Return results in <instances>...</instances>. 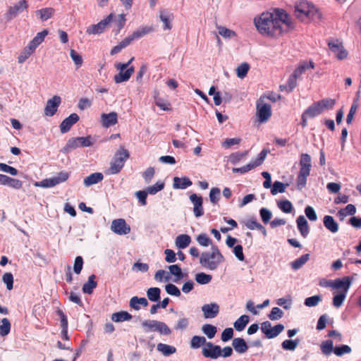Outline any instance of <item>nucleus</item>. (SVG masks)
Wrapping results in <instances>:
<instances>
[{
	"label": "nucleus",
	"instance_id": "f257e3e1",
	"mask_svg": "<svg viewBox=\"0 0 361 361\" xmlns=\"http://www.w3.org/2000/svg\"><path fill=\"white\" fill-rule=\"evenodd\" d=\"M257 31L266 37L278 38L295 27L291 17L281 8L263 12L254 18Z\"/></svg>",
	"mask_w": 361,
	"mask_h": 361
},
{
	"label": "nucleus",
	"instance_id": "f03ea898",
	"mask_svg": "<svg viewBox=\"0 0 361 361\" xmlns=\"http://www.w3.org/2000/svg\"><path fill=\"white\" fill-rule=\"evenodd\" d=\"M224 261V257L216 245L211 247V252H204L200 257V264L209 270H215L219 264Z\"/></svg>",
	"mask_w": 361,
	"mask_h": 361
},
{
	"label": "nucleus",
	"instance_id": "7ed1b4c3",
	"mask_svg": "<svg viewBox=\"0 0 361 361\" xmlns=\"http://www.w3.org/2000/svg\"><path fill=\"white\" fill-rule=\"evenodd\" d=\"M129 152L121 146L119 149L115 153L113 160L111 162L110 167L106 171L107 174H116L119 173L124 166L126 161L129 158Z\"/></svg>",
	"mask_w": 361,
	"mask_h": 361
},
{
	"label": "nucleus",
	"instance_id": "20e7f679",
	"mask_svg": "<svg viewBox=\"0 0 361 361\" xmlns=\"http://www.w3.org/2000/svg\"><path fill=\"white\" fill-rule=\"evenodd\" d=\"M134 60L132 57L127 63H117L115 64V68L119 71V73L114 75V81L116 83H121L128 81L135 71L133 66H130V64Z\"/></svg>",
	"mask_w": 361,
	"mask_h": 361
},
{
	"label": "nucleus",
	"instance_id": "39448f33",
	"mask_svg": "<svg viewBox=\"0 0 361 361\" xmlns=\"http://www.w3.org/2000/svg\"><path fill=\"white\" fill-rule=\"evenodd\" d=\"M92 145V137L90 135L87 137H78L69 139L66 145L61 149L63 153H68L71 150L75 149L79 147H90Z\"/></svg>",
	"mask_w": 361,
	"mask_h": 361
},
{
	"label": "nucleus",
	"instance_id": "423d86ee",
	"mask_svg": "<svg viewBox=\"0 0 361 361\" xmlns=\"http://www.w3.org/2000/svg\"><path fill=\"white\" fill-rule=\"evenodd\" d=\"M264 99V97H261L257 102V116L260 123L267 122L271 116V105Z\"/></svg>",
	"mask_w": 361,
	"mask_h": 361
},
{
	"label": "nucleus",
	"instance_id": "0eeeda50",
	"mask_svg": "<svg viewBox=\"0 0 361 361\" xmlns=\"http://www.w3.org/2000/svg\"><path fill=\"white\" fill-rule=\"evenodd\" d=\"M269 152V151L268 149H262L256 159H255L253 161H252L250 163L245 166H243L240 168H233V172L245 173L256 168L257 166L262 165L266 157Z\"/></svg>",
	"mask_w": 361,
	"mask_h": 361
},
{
	"label": "nucleus",
	"instance_id": "6e6552de",
	"mask_svg": "<svg viewBox=\"0 0 361 361\" xmlns=\"http://www.w3.org/2000/svg\"><path fill=\"white\" fill-rule=\"evenodd\" d=\"M69 176L70 173L66 171H61L57 174L56 176L44 179L39 183H36V185H39L42 188H51L59 183L66 181Z\"/></svg>",
	"mask_w": 361,
	"mask_h": 361
},
{
	"label": "nucleus",
	"instance_id": "1a4fd4ad",
	"mask_svg": "<svg viewBox=\"0 0 361 361\" xmlns=\"http://www.w3.org/2000/svg\"><path fill=\"white\" fill-rule=\"evenodd\" d=\"M327 283L328 286L334 289L338 290V292L347 294L352 283V279L349 276H344L342 279H336L333 281H330Z\"/></svg>",
	"mask_w": 361,
	"mask_h": 361
},
{
	"label": "nucleus",
	"instance_id": "9d476101",
	"mask_svg": "<svg viewBox=\"0 0 361 361\" xmlns=\"http://www.w3.org/2000/svg\"><path fill=\"white\" fill-rule=\"evenodd\" d=\"M114 14L110 13L105 19L101 20L97 24L92 25L87 28L86 32L88 35H97L102 33L112 21Z\"/></svg>",
	"mask_w": 361,
	"mask_h": 361
},
{
	"label": "nucleus",
	"instance_id": "9b49d317",
	"mask_svg": "<svg viewBox=\"0 0 361 361\" xmlns=\"http://www.w3.org/2000/svg\"><path fill=\"white\" fill-rule=\"evenodd\" d=\"M111 231L118 235H126L130 232V227L123 219H114L111 225Z\"/></svg>",
	"mask_w": 361,
	"mask_h": 361
},
{
	"label": "nucleus",
	"instance_id": "f8f14e48",
	"mask_svg": "<svg viewBox=\"0 0 361 361\" xmlns=\"http://www.w3.org/2000/svg\"><path fill=\"white\" fill-rule=\"evenodd\" d=\"M329 49L336 55L338 60H343L347 58L348 51L344 49L342 42L338 39L328 43Z\"/></svg>",
	"mask_w": 361,
	"mask_h": 361
},
{
	"label": "nucleus",
	"instance_id": "ddd939ff",
	"mask_svg": "<svg viewBox=\"0 0 361 361\" xmlns=\"http://www.w3.org/2000/svg\"><path fill=\"white\" fill-rule=\"evenodd\" d=\"M28 7L26 0H20L13 6H10L6 13V19L11 20L16 18L23 10H26Z\"/></svg>",
	"mask_w": 361,
	"mask_h": 361
},
{
	"label": "nucleus",
	"instance_id": "4468645a",
	"mask_svg": "<svg viewBox=\"0 0 361 361\" xmlns=\"http://www.w3.org/2000/svg\"><path fill=\"white\" fill-rule=\"evenodd\" d=\"M202 353L205 357L216 359L221 356V348L219 345L208 342L206 343V346L202 348Z\"/></svg>",
	"mask_w": 361,
	"mask_h": 361
},
{
	"label": "nucleus",
	"instance_id": "2eb2a0df",
	"mask_svg": "<svg viewBox=\"0 0 361 361\" xmlns=\"http://www.w3.org/2000/svg\"><path fill=\"white\" fill-rule=\"evenodd\" d=\"M61 99L59 96L55 95L47 102L44 108V114L47 116H53L57 111Z\"/></svg>",
	"mask_w": 361,
	"mask_h": 361
},
{
	"label": "nucleus",
	"instance_id": "dca6fc26",
	"mask_svg": "<svg viewBox=\"0 0 361 361\" xmlns=\"http://www.w3.org/2000/svg\"><path fill=\"white\" fill-rule=\"evenodd\" d=\"M202 311L205 319H213L218 315L219 306L216 303L206 304L202 307Z\"/></svg>",
	"mask_w": 361,
	"mask_h": 361
},
{
	"label": "nucleus",
	"instance_id": "f3484780",
	"mask_svg": "<svg viewBox=\"0 0 361 361\" xmlns=\"http://www.w3.org/2000/svg\"><path fill=\"white\" fill-rule=\"evenodd\" d=\"M190 200L194 205L193 212L195 216L196 217L202 216L204 214V209L202 207V197L193 193L190 196Z\"/></svg>",
	"mask_w": 361,
	"mask_h": 361
},
{
	"label": "nucleus",
	"instance_id": "a211bd4d",
	"mask_svg": "<svg viewBox=\"0 0 361 361\" xmlns=\"http://www.w3.org/2000/svg\"><path fill=\"white\" fill-rule=\"evenodd\" d=\"M79 121V116L77 114L73 113L68 117L65 118L60 124V130L62 133H66L70 130L71 127Z\"/></svg>",
	"mask_w": 361,
	"mask_h": 361
},
{
	"label": "nucleus",
	"instance_id": "6ab92c4d",
	"mask_svg": "<svg viewBox=\"0 0 361 361\" xmlns=\"http://www.w3.org/2000/svg\"><path fill=\"white\" fill-rule=\"evenodd\" d=\"M101 122L104 128H109L114 126L118 122V114L116 112L109 114H102L101 116Z\"/></svg>",
	"mask_w": 361,
	"mask_h": 361
},
{
	"label": "nucleus",
	"instance_id": "aec40b11",
	"mask_svg": "<svg viewBox=\"0 0 361 361\" xmlns=\"http://www.w3.org/2000/svg\"><path fill=\"white\" fill-rule=\"evenodd\" d=\"M244 225L250 230H255L257 229L259 231H261L264 235H267V230L266 228L259 224L256 217L252 216L249 219H247L245 221L243 222Z\"/></svg>",
	"mask_w": 361,
	"mask_h": 361
},
{
	"label": "nucleus",
	"instance_id": "412c9836",
	"mask_svg": "<svg viewBox=\"0 0 361 361\" xmlns=\"http://www.w3.org/2000/svg\"><path fill=\"white\" fill-rule=\"evenodd\" d=\"M310 12V9L308 1H302L296 4L295 6V14L298 18H301L303 16H307Z\"/></svg>",
	"mask_w": 361,
	"mask_h": 361
},
{
	"label": "nucleus",
	"instance_id": "4be33fe9",
	"mask_svg": "<svg viewBox=\"0 0 361 361\" xmlns=\"http://www.w3.org/2000/svg\"><path fill=\"white\" fill-rule=\"evenodd\" d=\"M296 222L301 235L306 238L310 232L309 225L306 219L304 216L300 215L297 218Z\"/></svg>",
	"mask_w": 361,
	"mask_h": 361
},
{
	"label": "nucleus",
	"instance_id": "5701e85b",
	"mask_svg": "<svg viewBox=\"0 0 361 361\" xmlns=\"http://www.w3.org/2000/svg\"><path fill=\"white\" fill-rule=\"evenodd\" d=\"M311 157L307 154L303 153L300 155V171H306L310 173L312 164H311Z\"/></svg>",
	"mask_w": 361,
	"mask_h": 361
},
{
	"label": "nucleus",
	"instance_id": "b1692460",
	"mask_svg": "<svg viewBox=\"0 0 361 361\" xmlns=\"http://www.w3.org/2000/svg\"><path fill=\"white\" fill-rule=\"evenodd\" d=\"M232 345L235 350L240 354L245 353L248 349V345L242 338H235L232 341Z\"/></svg>",
	"mask_w": 361,
	"mask_h": 361
},
{
	"label": "nucleus",
	"instance_id": "393cba45",
	"mask_svg": "<svg viewBox=\"0 0 361 361\" xmlns=\"http://www.w3.org/2000/svg\"><path fill=\"white\" fill-rule=\"evenodd\" d=\"M95 279L96 276L94 274H92L89 276L87 281L83 284L82 288V290L84 293H92L94 288L97 286Z\"/></svg>",
	"mask_w": 361,
	"mask_h": 361
},
{
	"label": "nucleus",
	"instance_id": "a878e982",
	"mask_svg": "<svg viewBox=\"0 0 361 361\" xmlns=\"http://www.w3.org/2000/svg\"><path fill=\"white\" fill-rule=\"evenodd\" d=\"M310 68H314V62L310 61L309 63H307L303 61L298 65V66L293 71V74L298 78L305 72V71Z\"/></svg>",
	"mask_w": 361,
	"mask_h": 361
},
{
	"label": "nucleus",
	"instance_id": "bb28decb",
	"mask_svg": "<svg viewBox=\"0 0 361 361\" xmlns=\"http://www.w3.org/2000/svg\"><path fill=\"white\" fill-rule=\"evenodd\" d=\"M191 242V238L187 234H181L176 237L175 240L176 246L179 249L187 247Z\"/></svg>",
	"mask_w": 361,
	"mask_h": 361
},
{
	"label": "nucleus",
	"instance_id": "cd10ccee",
	"mask_svg": "<svg viewBox=\"0 0 361 361\" xmlns=\"http://www.w3.org/2000/svg\"><path fill=\"white\" fill-rule=\"evenodd\" d=\"M103 178L104 176L102 173H93L84 179V184L85 186L88 187L93 184L98 183L102 181Z\"/></svg>",
	"mask_w": 361,
	"mask_h": 361
},
{
	"label": "nucleus",
	"instance_id": "c85d7f7f",
	"mask_svg": "<svg viewBox=\"0 0 361 361\" xmlns=\"http://www.w3.org/2000/svg\"><path fill=\"white\" fill-rule=\"evenodd\" d=\"M323 221L326 228L331 233H336L338 231V224L331 216H325Z\"/></svg>",
	"mask_w": 361,
	"mask_h": 361
},
{
	"label": "nucleus",
	"instance_id": "c756f323",
	"mask_svg": "<svg viewBox=\"0 0 361 361\" xmlns=\"http://www.w3.org/2000/svg\"><path fill=\"white\" fill-rule=\"evenodd\" d=\"M192 184V181L188 178H173V186L174 188L185 189Z\"/></svg>",
	"mask_w": 361,
	"mask_h": 361
},
{
	"label": "nucleus",
	"instance_id": "7c9ffc66",
	"mask_svg": "<svg viewBox=\"0 0 361 361\" xmlns=\"http://www.w3.org/2000/svg\"><path fill=\"white\" fill-rule=\"evenodd\" d=\"M132 315L126 311L115 312L111 315V320L114 322H123L132 319Z\"/></svg>",
	"mask_w": 361,
	"mask_h": 361
},
{
	"label": "nucleus",
	"instance_id": "2f4dec72",
	"mask_svg": "<svg viewBox=\"0 0 361 361\" xmlns=\"http://www.w3.org/2000/svg\"><path fill=\"white\" fill-rule=\"evenodd\" d=\"M140 305L143 307H147L148 305V302L145 298L134 296L130 300V306L135 310H139L140 309Z\"/></svg>",
	"mask_w": 361,
	"mask_h": 361
},
{
	"label": "nucleus",
	"instance_id": "473e14b6",
	"mask_svg": "<svg viewBox=\"0 0 361 361\" xmlns=\"http://www.w3.org/2000/svg\"><path fill=\"white\" fill-rule=\"evenodd\" d=\"M303 113H305L309 118H314L322 114L320 106L317 102L313 103Z\"/></svg>",
	"mask_w": 361,
	"mask_h": 361
},
{
	"label": "nucleus",
	"instance_id": "72a5a7b5",
	"mask_svg": "<svg viewBox=\"0 0 361 361\" xmlns=\"http://www.w3.org/2000/svg\"><path fill=\"white\" fill-rule=\"evenodd\" d=\"M297 80L298 78L292 73L288 78L286 85L280 86L281 90H286L287 92H290L297 86Z\"/></svg>",
	"mask_w": 361,
	"mask_h": 361
},
{
	"label": "nucleus",
	"instance_id": "f704fd0d",
	"mask_svg": "<svg viewBox=\"0 0 361 361\" xmlns=\"http://www.w3.org/2000/svg\"><path fill=\"white\" fill-rule=\"evenodd\" d=\"M309 258V254L302 255L299 258L296 259L290 263L292 269L294 270L299 269L308 261Z\"/></svg>",
	"mask_w": 361,
	"mask_h": 361
},
{
	"label": "nucleus",
	"instance_id": "c9c22d12",
	"mask_svg": "<svg viewBox=\"0 0 361 361\" xmlns=\"http://www.w3.org/2000/svg\"><path fill=\"white\" fill-rule=\"evenodd\" d=\"M310 173L306 171H299L297 176V188L299 190L304 188L307 184V178L310 176Z\"/></svg>",
	"mask_w": 361,
	"mask_h": 361
},
{
	"label": "nucleus",
	"instance_id": "e433bc0d",
	"mask_svg": "<svg viewBox=\"0 0 361 361\" xmlns=\"http://www.w3.org/2000/svg\"><path fill=\"white\" fill-rule=\"evenodd\" d=\"M54 13V10L52 8H44L36 11V13L39 16L40 19L42 21L47 20L51 18Z\"/></svg>",
	"mask_w": 361,
	"mask_h": 361
},
{
	"label": "nucleus",
	"instance_id": "4c0bfd02",
	"mask_svg": "<svg viewBox=\"0 0 361 361\" xmlns=\"http://www.w3.org/2000/svg\"><path fill=\"white\" fill-rule=\"evenodd\" d=\"M154 31V28L151 26H145L140 27V29L135 30L133 32L131 35L133 37L134 40L136 39H139L140 37H142L143 36L152 32Z\"/></svg>",
	"mask_w": 361,
	"mask_h": 361
},
{
	"label": "nucleus",
	"instance_id": "58836bf2",
	"mask_svg": "<svg viewBox=\"0 0 361 361\" xmlns=\"http://www.w3.org/2000/svg\"><path fill=\"white\" fill-rule=\"evenodd\" d=\"M249 322V317L247 315L243 314L240 316L235 322H234V328L238 331H243L246 325Z\"/></svg>",
	"mask_w": 361,
	"mask_h": 361
},
{
	"label": "nucleus",
	"instance_id": "ea45409f",
	"mask_svg": "<svg viewBox=\"0 0 361 361\" xmlns=\"http://www.w3.org/2000/svg\"><path fill=\"white\" fill-rule=\"evenodd\" d=\"M161 290L159 288L154 287L149 288L147 290V295L148 299L152 302H157L160 299Z\"/></svg>",
	"mask_w": 361,
	"mask_h": 361
},
{
	"label": "nucleus",
	"instance_id": "a19ab883",
	"mask_svg": "<svg viewBox=\"0 0 361 361\" xmlns=\"http://www.w3.org/2000/svg\"><path fill=\"white\" fill-rule=\"evenodd\" d=\"M157 350L165 356H169L176 351L175 347L164 343H159L157 345Z\"/></svg>",
	"mask_w": 361,
	"mask_h": 361
},
{
	"label": "nucleus",
	"instance_id": "79ce46f5",
	"mask_svg": "<svg viewBox=\"0 0 361 361\" xmlns=\"http://www.w3.org/2000/svg\"><path fill=\"white\" fill-rule=\"evenodd\" d=\"M321 350L323 354L329 355L334 351V343L332 340L323 341L320 345Z\"/></svg>",
	"mask_w": 361,
	"mask_h": 361
},
{
	"label": "nucleus",
	"instance_id": "37998d69",
	"mask_svg": "<svg viewBox=\"0 0 361 361\" xmlns=\"http://www.w3.org/2000/svg\"><path fill=\"white\" fill-rule=\"evenodd\" d=\"M169 273L176 276V281L180 280L184 278L180 267L178 264H173L169 266Z\"/></svg>",
	"mask_w": 361,
	"mask_h": 361
},
{
	"label": "nucleus",
	"instance_id": "c03bdc74",
	"mask_svg": "<svg viewBox=\"0 0 361 361\" xmlns=\"http://www.w3.org/2000/svg\"><path fill=\"white\" fill-rule=\"evenodd\" d=\"M355 212H356L355 207L352 204H349L345 208L340 209L338 212V215L340 217L343 218L348 215H353L355 214Z\"/></svg>",
	"mask_w": 361,
	"mask_h": 361
},
{
	"label": "nucleus",
	"instance_id": "a18cd8bd",
	"mask_svg": "<svg viewBox=\"0 0 361 361\" xmlns=\"http://www.w3.org/2000/svg\"><path fill=\"white\" fill-rule=\"evenodd\" d=\"M334 295L333 298V305L338 308L343 305L347 294L344 293L338 292L336 293H334Z\"/></svg>",
	"mask_w": 361,
	"mask_h": 361
},
{
	"label": "nucleus",
	"instance_id": "49530a36",
	"mask_svg": "<svg viewBox=\"0 0 361 361\" xmlns=\"http://www.w3.org/2000/svg\"><path fill=\"white\" fill-rule=\"evenodd\" d=\"M0 336H5L8 335L11 330V322L7 318H4L1 321Z\"/></svg>",
	"mask_w": 361,
	"mask_h": 361
},
{
	"label": "nucleus",
	"instance_id": "de8ad7c7",
	"mask_svg": "<svg viewBox=\"0 0 361 361\" xmlns=\"http://www.w3.org/2000/svg\"><path fill=\"white\" fill-rule=\"evenodd\" d=\"M288 184H284L280 181H275L272 185V188L271 189V193L273 195H276L277 193H283L285 192L286 186Z\"/></svg>",
	"mask_w": 361,
	"mask_h": 361
},
{
	"label": "nucleus",
	"instance_id": "09e8293b",
	"mask_svg": "<svg viewBox=\"0 0 361 361\" xmlns=\"http://www.w3.org/2000/svg\"><path fill=\"white\" fill-rule=\"evenodd\" d=\"M317 103L320 106L322 112L324 110L333 109L335 104V100L331 99H324L317 102Z\"/></svg>",
	"mask_w": 361,
	"mask_h": 361
},
{
	"label": "nucleus",
	"instance_id": "8fccbe9b",
	"mask_svg": "<svg viewBox=\"0 0 361 361\" xmlns=\"http://www.w3.org/2000/svg\"><path fill=\"white\" fill-rule=\"evenodd\" d=\"M202 331L209 338H212L215 336L217 329L216 326L207 324L202 326Z\"/></svg>",
	"mask_w": 361,
	"mask_h": 361
},
{
	"label": "nucleus",
	"instance_id": "3c124183",
	"mask_svg": "<svg viewBox=\"0 0 361 361\" xmlns=\"http://www.w3.org/2000/svg\"><path fill=\"white\" fill-rule=\"evenodd\" d=\"M206 338L204 336H194L190 342V345L192 348H198L202 345L207 343Z\"/></svg>",
	"mask_w": 361,
	"mask_h": 361
},
{
	"label": "nucleus",
	"instance_id": "603ef678",
	"mask_svg": "<svg viewBox=\"0 0 361 361\" xmlns=\"http://www.w3.org/2000/svg\"><path fill=\"white\" fill-rule=\"evenodd\" d=\"M299 339L285 340L282 342V348L286 350H294L299 343Z\"/></svg>",
	"mask_w": 361,
	"mask_h": 361
},
{
	"label": "nucleus",
	"instance_id": "864d4df0",
	"mask_svg": "<svg viewBox=\"0 0 361 361\" xmlns=\"http://www.w3.org/2000/svg\"><path fill=\"white\" fill-rule=\"evenodd\" d=\"M250 69V65L247 63L240 64L236 68V74L238 78H244Z\"/></svg>",
	"mask_w": 361,
	"mask_h": 361
},
{
	"label": "nucleus",
	"instance_id": "5fc2aeb1",
	"mask_svg": "<svg viewBox=\"0 0 361 361\" xmlns=\"http://www.w3.org/2000/svg\"><path fill=\"white\" fill-rule=\"evenodd\" d=\"M157 320H145L142 322V326L145 328V331H157Z\"/></svg>",
	"mask_w": 361,
	"mask_h": 361
},
{
	"label": "nucleus",
	"instance_id": "6e6d98bb",
	"mask_svg": "<svg viewBox=\"0 0 361 361\" xmlns=\"http://www.w3.org/2000/svg\"><path fill=\"white\" fill-rule=\"evenodd\" d=\"M171 18V15L168 13L166 11H161L160 13V19L164 23V30H171V25L170 23Z\"/></svg>",
	"mask_w": 361,
	"mask_h": 361
},
{
	"label": "nucleus",
	"instance_id": "4d7b16f0",
	"mask_svg": "<svg viewBox=\"0 0 361 361\" xmlns=\"http://www.w3.org/2000/svg\"><path fill=\"white\" fill-rule=\"evenodd\" d=\"M212 279L211 275L203 272L198 273L195 275V280L200 284H207L211 281Z\"/></svg>",
	"mask_w": 361,
	"mask_h": 361
},
{
	"label": "nucleus",
	"instance_id": "13d9d810",
	"mask_svg": "<svg viewBox=\"0 0 361 361\" xmlns=\"http://www.w3.org/2000/svg\"><path fill=\"white\" fill-rule=\"evenodd\" d=\"M196 240L200 245L203 247H207L212 244L211 238L206 233H201L198 235Z\"/></svg>",
	"mask_w": 361,
	"mask_h": 361
},
{
	"label": "nucleus",
	"instance_id": "bf43d9fd",
	"mask_svg": "<svg viewBox=\"0 0 361 361\" xmlns=\"http://www.w3.org/2000/svg\"><path fill=\"white\" fill-rule=\"evenodd\" d=\"M322 296L317 295L307 298L305 300L304 304L307 307H314V306H317L318 305V303L322 301Z\"/></svg>",
	"mask_w": 361,
	"mask_h": 361
},
{
	"label": "nucleus",
	"instance_id": "052dcab7",
	"mask_svg": "<svg viewBox=\"0 0 361 361\" xmlns=\"http://www.w3.org/2000/svg\"><path fill=\"white\" fill-rule=\"evenodd\" d=\"M278 207L284 213H290L293 210L292 203L288 200L279 202Z\"/></svg>",
	"mask_w": 361,
	"mask_h": 361
},
{
	"label": "nucleus",
	"instance_id": "680f3d73",
	"mask_svg": "<svg viewBox=\"0 0 361 361\" xmlns=\"http://www.w3.org/2000/svg\"><path fill=\"white\" fill-rule=\"evenodd\" d=\"M351 348L347 345L336 346L334 349V353L337 356H342L343 354H348L351 352Z\"/></svg>",
	"mask_w": 361,
	"mask_h": 361
},
{
	"label": "nucleus",
	"instance_id": "e2e57ef3",
	"mask_svg": "<svg viewBox=\"0 0 361 361\" xmlns=\"http://www.w3.org/2000/svg\"><path fill=\"white\" fill-rule=\"evenodd\" d=\"M164 188V183L161 181L157 182L154 185L147 188V191L151 195H154Z\"/></svg>",
	"mask_w": 361,
	"mask_h": 361
},
{
	"label": "nucleus",
	"instance_id": "0e129e2a",
	"mask_svg": "<svg viewBox=\"0 0 361 361\" xmlns=\"http://www.w3.org/2000/svg\"><path fill=\"white\" fill-rule=\"evenodd\" d=\"M165 290L171 295L179 297L181 295L178 288L172 283L166 285Z\"/></svg>",
	"mask_w": 361,
	"mask_h": 361
},
{
	"label": "nucleus",
	"instance_id": "69168bd1",
	"mask_svg": "<svg viewBox=\"0 0 361 361\" xmlns=\"http://www.w3.org/2000/svg\"><path fill=\"white\" fill-rule=\"evenodd\" d=\"M219 34L223 37L230 38L235 35V32L231 30H229L223 26H219L218 27Z\"/></svg>",
	"mask_w": 361,
	"mask_h": 361
},
{
	"label": "nucleus",
	"instance_id": "338daca9",
	"mask_svg": "<svg viewBox=\"0 0 361 361\" xmlns=\"http://www.w3.org/2000/svg\"><path fill=\"white\" fill-rule=\"evenodd\" d=\"M32 53L33 51L28 49L27 47H25L18 57V63H23V62H25L26 59H27Z\"/></svg>",
	"mask_w": 361,
	"mask_h": 361
},
{
	"label": "nucleus",
	"instance_id": "774afa93",
	"mask_svg": "<svg viewBox=\"0 0 361 361\" xmlns=\"http://www.w3.org/2000/svg\"><path fill=\"white\" fill-rule=\"evenodd\" d=\"M83 266V259L81 256H78L75 259L73 271L76 274H80Z\"/></svg>",
	"mask_w": 361,
	"mask_h": 361
}]
</instances>
